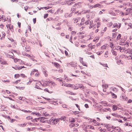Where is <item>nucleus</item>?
<instances>
[{"label": "nucleus", "mask_w": 132, "mask_h": 132, "mask_svg": "<svg viewBox=\"0 0 132 132\" xmlns=\"http://www.w3.org/2000/svg\"><path fill=\"white\" fill-rule=\"evenodd\" d=\"M3 96L4 97H5V98H8L10 100H11L12 101L13 100L10 97H5V96Z\"/></svg>", "instance_id": "57"}, {"label": "nucleus", "mask_w": 132, "mask_h": 132, "mask_svg": "<svg viewBox=\"0 0 132 132\" xmlns=\"http://www.w3.org/2000/svg\"><path fill=\"white\" fill-rule=\"evenodd\" d=\"M54 65L55 67H56L57 68L59 67L60 65L58 63L54 62Z\"/></svg>", "instance_id": "24"}, {"label": "nucleus", "mask_w": 132, "mask_h": 132, "mask_svg": "<svg viewBox=\"0 0 132 132\" xmlns=\"http://www.w3.org/2000/svg\"><path fill=\"white\" fill-rule=\"evenodd\" d=\"M62 106L63 108H67V106L64 104H62Z\"/></svg>", "instance_id": "36"}, {"label": "nucleus", "mask_w": 132, "mask_h": 132, "mask_svg": "<svg viewBox=\"0 0 132 132\" xmlns=\"http://www.w3.org/2000/svg\"><path fill=\"white\" fill-rule=\"evenodd\" d=\"M19 74H16L14 75V77L15 78H17L19 77Z\"/></svg>", "instance_id": "50"}, {"label": "nucleus", "mask_w": 132, "mask_h": 132, "mask_svg": "<svg viewBox=\"0 0 132 132\" xmlns=\"http://www.w3.org/2000/svg\"><path fill=\"white\" fill-rule=\"evenodd\" d=\"M80 18H77L76 19H75L74 21V23H77L80 20Z\"/></svg>", "instance_id": "15"}, {"label": "nucleus", "mask_w": 132, "mask_h": 132, "mask_svg": "<svg viewBox=\"0 0 132 132\" xmlns=\"http://www.w3.org/2000/svg\"><path fill=\"white\" fill-rule=\"evenodd\" d=\"M25 51L26 52H29L30 51V47L29 46H27L25 47Z\"/></svg>", "instance_id": "12"}, {"label": "nucleus", "mask_w": 132, "mask_h": 132, "mask_svg": "<svg viewBox=\"0 0 132 132\" xmlns=\"http://www.w3.org/2000/svg\"><path fill=\"white\" fill-rule=\"evenodd\" d=\"M50 80L49 81H44L43 83L45 84H46L47 86H48V84H49Z\"/></svg>", "instance_id": "30"}, {"label": "nucleus", "mask_w": 132, "mask_h": 132, "mask_svg": "<svg viewBox=\"0 0 132 132\" xmlns=\"http://www.w3.org/2000/svg\"><path fill=\"white\" fill-rule=\"evenodd\" d=\"M116 86L120 88L121 89V90H122V92H123L125 93V92L126 91L124 89L122 88V87H121L119 85H116Z\"/></svg>", "instance_id": "17"}, {"label": "nucleus", "mask_w": 132, "mask_h": 132, "mask_svg": "<svg viewBox=\"0 0 132 132\" xmlns=\"http://www.w3.org/2000/svg\"><path fill=\"white\" fill-rule=\"evenodd\" d=\"M89 21L88 20H87L85 22V24L86 25H88L89 24Z\"/></svg>", "instance_id": "64"}, {"label": "nucleus", "mask_w": 132, "mask_h": 132, "mask_svg": "<svg viewBox=\"0 0 132 132\" xmlns=\"http://www.w3.org/2000/svg\"><path fill=\"white\" fill-rule=\"evenodd\" d=\"M27 124L26 123H25L23 124H20L19 125V126L20 127H24Z\"/></svg>", "instance_id": "29"}, {"label": "nucleus", "mask_w": 132, "mask_h": 132, "mask_svg": "<svg viewBox=\"0 0 132 132\" xmlns=\"http://www.w3.org/2000/svg\"><path fill=\"white\" fill-rule=\"evenodd\" d=\"M39 118H36L32 120V121L34 122H37L38 120H39Z\"/></svg>", "instance_id": "22"}, {"label": "nucleus", "mask_w": 132, "mask_h": 132, "mask_svg": "<svg viewBox=\"0 0 132 132\" xmlns=\"http://www.w3.org/2000/svg\"><path fill=\"white\" fill-rule=\"evenodd\" d=\"M72 13H71H71L70 14H69L68 13H66L64 14V16L65 18H68L69 17H70L72 16Z\"/></svg>", "instance_id": "5"}, {"label": "nucleus", "mask_w": 132, "mask_h": 132, "mask_svg": "<svg viewBox=\"0 0 132 132\" xmlns=\"http://www.w3.org/2000/svg\"><path fill=\"white\" fill-rule=\"evenodd\" d=\"M49 84H48V86H51V87H52L56 86V84H55L54 82L51 81L50 80Z\"/></svg>", "instance_id": "2"}, {"label": "nucleus", "mask_w": 132, "mask_h": 132, "mask_svg": "<svg viewBox=\"0 0 132 132\" xmlns=\"http://www.w3.org/2000/svg\"><path fill=\"white\" fill-rule=\"evenodd\" d=\"M112 54L115 56H116L117 55V53L115 51H113V52H112Z\"/></svg>", "instance_id": "52"}, {"label": "nucleus", "mask_w": 132, "mask_h": 132, "mask_svg": "<svg viewBox=\"0 0 132 132\" xmlns=\"http://www.w3.org/2000/svg\"><path fill=\"white\" fill-rule=\"evenodd\" d=\"M113 98H117V96L114 93H112Z\"/></svg>", "instance_id": "37"}, {"label": "nucleus", "mask_w": 132, "mask_h": 132, "mask_svg": "<svg viewBox=\"0 0 132 132\" xmlns=\"http://www.w3.org/2000/svg\"><path fill=\"white\" fill-rule=\"evenodd\" d=\"M100 130L101 131H103V132H105L106 131V129H102V128H101L100 129Z\"/></svg>", "instance_id": "49"}, {"label": "nucleus", "mask_w": 132, "mask_h": 132, "mask_svg": "<svg viewBox=\"0 0 132 132\" xmlns=\"http://www.w3.org/2000/svg\"><path fill=\"white\" fill-rule=\"evenodd\" d=\"M13 25H9V29L10 30H11V29H13Z\"/></svg>", "instance_id": "42"}, {"label": "nucleus", "mask_w": 132, "mask_h": 132, "mask_svg": "<svg viewBox=\"0 0 132 132\" xmlns=\"http://www.w3.org/2000/svg\"><path fill=\"white\" fill-rule=\"evenodd\" d=\"M121 35L119 34L117 36V40H119L121 37Z\"/></svg>", "instance_id": "38"}, {"label": "nucleus", "mask_w": 132, "mask_h": 132, "mask_svg": "<svg viewBox=\"0 0 132 132\" xmlns=\"http://www.w3.org/2000/svg\"><path fill=\"white\" fill-rule=\"evenodd\" d=\"M115 27H117L118 28V26L117 23H114L113 24V28H115Z\"/></svg>", "instance_id": "28"}, {"label": "nucleus", "mask_w": 132, "mask_h": 132, "mask_svg": "<svg viewBox=\"0 0 132 132\" xmlns=\"http://www.w3.org/2000/svg\"><path fill=\"white\" fill-rule=\"evenodd\" d=\"M38 71V70L36 69H34L30 73V75L31 76H32L34 74L35 72H36Z\"/></svg>", "instance_id": "14"}, {"label": "nucleus", "mask_w": 132, "mask_h": 132, "mask_svg": "<svg viewBox=\"0 0 132 132\" xmlns=\"http://www.w3.org/2000/svg\"><path fill=\"white\" fill-rule=\"evenodd\" d=\"M79 11L78 10H77L74 13L75 14H76L78 13V15H80L81 14V13H78Z\"/></svg>", "instance_id": "43"}, {"label": "nucleus", "mask_w": 132, "mask_h": 132, "mask_svg": "<svg viewBox=\"0 0 132 132\" xmlns=\"http://www.w3.org/2000/svg\"><path fill=\"white\" fill-rule=\"evenodd\" d=\"M39 118V120L41 122H46V120H45V118L43 117H40Z\"/></svg>", "instance_id": "8"}, {"label": "nucleus", "mask_w": 132, "mask_h": 132, "mask_svg": "<svg viewBox=\"0 0 132 132\" xmlns=\"http://www.w3.org/2000/svg\"><path fill=\"white\" fill-rule=\"evenodd\" d=\"M109 13L113 16H115L116 15V13L112 11H110L109 12Z\"/></svg>", "instance_id": "25"}, {"label": "nucleus", "mask_w": 132, "mask_h": 132, "mask_svg": "<svg viewBox=\"0 0 132 132\" xmlns=\"http://www.w3.org/2000/svg\"><path fill=\"white\" fill-rule=\"evenodd\" d=\"M100 103L103 105L104 106H108L109 105V104H108V103L105 101H101Z\"/></svg>", "instance_id": "6"}, {"label": "nucleus", "mask_w": 132, "mask_h": 132, "mask_svg": "<svg viewBox=\"0 0 132 132\" xmlns=\"http://www.w3.org/2000/svg\"><path fill=\"white\" fill-rule=\"evenodd\" d=\"M93 21L91 20L90 22L89 23V24L90 26L89 27V28L91 29L92 27H93L94 26V24L93 23Z\"/></svg>", "instance_id": "7"}, {"label": "nucleus", "mask_w": 132, "mask_h": 132, "mask_svg": "<svg viewBox=\"0 0 132 132\" xmlns=\"http://www.w3.org/2000/svg\"><path fill=\"white\" fill-rule=\"evenodd\" d=\"M100 25H101V23H100V22H98L97 23V28H98V27H99Z\"/></svg>", "instance_id": "41"}, {"label": "nucleus", "mask_w": 132, "mask_h": 132, "mask_svg": "<svg viewBox=\"0 0 132 132\" xmlns=\"http://www.w3.org/2000/svg\"><path fill=\"white\" fill-rule=\"evenodd\" d=\"M69 121L70 122H75V120L74 118H71L69 119Z\"/></svg>", "instance_id": "18"}, {"label": "nucleus", "mask_w": 132, "mask_h": 132, "mask_svg": "<svg viewBox=\"0 0 132 132\" xmlns=\"http://www.w3.org/2000/svg\"><path fill=\"white\" fill-rule=\"evenodd\" d=\"M22 54L23 55L26 56L28 57H31V56L29 54L26 53L25 52H24L22 53Z\"/></svg>", "instance_id": "11"}, {"label": "nucleus", "mask_w": 132, "mask_h": 132, "mask_svg": "<svg viewBox=\"0 0 132 132\" xmlns=\"http://www.w3.org/2000/svg\"><path fill=\"white\" fill-rule=\"evenodd\" d=\"M76 85H77V87H78V89L80 88L82 90H84V89L85 87L83 86V85L82 84H76Z\"/></svg>", "instance_id": "3"}, {"label": "nucleus", "mask_w": 132, "mask_h": 132, "mask_svg": "<svg viewBox=\"0 0 132 132\" xmlns=\"http://www.w3.org/2000/svg\"><path fill=\"white\" fill-rule=\"evenodd\" d=\"M57 102V101L56 102V101H51V102H52V103H51L54 104V105H56V104H58V103H56Z\"/></svg>", "instance_id": "47"}, {"label": "nucleus", "mask_w": 132, "mask_h": 132, "mask_svg": "<svg viewBox=\"0 0 132 132\" xmlns=\"http://www.w3.org/2000/svg\"><path fill=\"white\" fill-rule=\"evenodd\" d=\"M48 14H45L44 15V19L46 18L48 16Z\"/></svg>", "instance_id": "61"}, {"label": "nucleus", "mask_w": 132, "mask_h": 132, "mask_svg": "<svg viewBox=\"0 0 132 132\" xmlns=\"http://www.w3.org/2000/svg\"><path fill=\"white\" fill-rule=\"evenodd\" d=\"M65 93L67 94H71V95L72 94V93L71 92L69 91H66L65 92Z\"/></svg>", "instance_id": "51"}, {"label": "nucleus", "mask_w": 132, "mask_h": 132, "mask_svg": "<svg viewBox=\"0 0 132 132\" xmlns=\"http://www.w3.org/2000/svg\"><path fill=\"white\" fill-rule=\"evenodd\" d=\"M65 118H66V117L65 116H62L61 117V118H59V119L61 120H63Z\"/></svg>", "instance_id": "40"}, {"label": "nucleus", "mask_w": 132, "mask_h": 132, "mask_svg": "<svg viewBox=\"0 0 132 132\" xmlns=\"http://www.w3.org/2000/svg\"><path fill=\"white\" fill-rule=\"evenodd\" d=\"M71 84H64V86H65L66 87H71Z\"/></svg>", "instance_id": "26"}, {"label": "nucleus", "mask_w": 132, "mask_h": 132, "mask_svg": "<svg viewBox=\"0 0 132 132\" xmlns=\"http://www.w3.org/2000/svg\"><path fill=\"white\" fill-rule=\"evenodd\" d=\"M93 7L94 8L98 7L99 8H101L102 7V5L98 3L94 5L93 6Z\"/></svg>", "instance_id": "4"}, {"label": "nucleus", "mask_w": 132, "mask_h": 132, "mask_svg": "<svg viewBox=\"0 0 132 132\" xmlns=\"http://www.w3.org/2000/svg\"><path fill=\"white\" fill-rule=\"evenodd\" d=\"M131 10H132V7L128 8L126 10V11H129V12H130V11Z\"/></svg>", "instance_id": "60"}, {"label": "nucleus", "mask_w": 132, "mask_h": 132, "mask_svg": "<svg viewBox=\"0 0 132 132\" xmlns=\"http://www.w3.org/2000/svg\"><path fill=\"white\" fill-rule=\"evenodd\" d=\"M112 23L111 22L108 23L107 24L108 26L110 27L112 25Z\"/></svg>", "instance_id": "33"}, {"label": "nucleus", "mask_w": 132, "mask_h": 132, "mask_svg": "<svg viewBox=\"0 0 132 132\" xmlns=\"http://www.w3.org/2000/svg\"><path fill=\"white\" fill-rule=\"evenodd\" d=\"M19 61V62H20V61H22L20 60H19L16 58H15L14 59V61L15 62H16Z\"/></svg>", "instance_id": "31"}, {"label": "nucleus", "mask_w": 132, "mask_h": 132, "mask_svg": "<svg viewBox=\"0 0 132 132\" xmlns=\"http://www.w3.org/2000/svg\"><path fill=\"white\" fill-rule=\"evenodd\" d=\"M86 128L88 129H94V127H93V126L90 125L86 126L85 127V128Z\"/></svg>", "instance_id": "9"}, {"label": "nucleus", "mask_w": 132, "mask_h": 132, "mask_svg": "<svg viewBox=\"0 0 132 132\" xmlns=\"http://www.w3.org/2000/svg\"><path fill=\"white\" fill-rule=\"evenodd\" d=\"M50 7H49V6L47 7H43L42 9H43L44 8V9H45L46 10H47L48 9H49Z\"/></svg>", "instance_id": "58"}, {"label": "nucleus", "mask_w": 132, "mask_h": 132, "mask_svg": "<svg viewBox=\"0 0 132 132\" xmlns=\"http://www.w3.org/2000/svg\"><path fill=\"white\" fill-rule=\"evenodd\" d=\"M35 87L36 88H37V89H41V88H40L39 87V86L37 85L36 84L35 85Z\"/></svg>", "instance_id": "46"}, {"label": "nucleus", "mask_w": 132, "mask_h": 132, "mask_svg": "<svg viewBox=\"0 0 132 132\" xmlns=\"http://www.w3.org/2000/svg\"><path fill=\"white\" fill-rule=\"evenodd\" d=\"M2 64H8L7 63L6 61H3L1 63Z\"/></svg>", "instance_id": "39"}, {"label": "nucleus", "mask_w": 132, "mask_h": 132, "mask_svg": "<svg viewBox=\"0 0 132 132\" xmlns=\"http://www.w3.org/2000/svg\"><path fill=\"white\" fill-rule=\"evenodd\" d=\"M79 60L80 62L82 64H83L84 61H83V58L80 57H79Z\"/></svg>", "instance_id": "20"}, {"label": "nucleus", "mask_w": 132, "mask_h": 132, "mask_svg": "<svg viewBox=\"0 0 132 132\" xmlns=\"http://www.w3.org/2000/svg\"><path fill=\"white\" fill-rule=\"evenodd\" d=\"M117 35V33L116 32L112 34V37L113 38H115Z\"/></svg>", "instance_id": "27"}, {"label": "nucleus", "mask_w": 132, "mask_h": 132, "mask_svg": "<svg viewBox=\"0 0 132 132\" xmlns=\"http://www.w3.org/2000/svg\"><path fill=\"white\" fill-rule=\"evenodd\" d=\"M75 105H76V106L78 108V110L80 111V107H79V105H78V104H75Z\"/></svg>", "instance_id": "63"}, {"label": "nucleus", "mask_w": 132, "mask_h": 132, "mask_svg": "<svg viewBox=\"0 0 132 132\" xmlns=\"http://www.w3.org/2000/svg\"><path fill=\"white\" fill-rule=\"evenodd\" d=\"M118 109V107L116 105H113V111H115Z\"/></svg>", "instance_id": "16"}, {"label": "nucleus", "mask_w": 132, "mask_h": 132, "mask_svg": "<svg viewBox=\"0 0 132 132\" xmlns=\"http://www.w3.org/2000/svg\"><path fill=\"white\" fill-rule=\"evenodd\" d=\"M69 126L70 127H73L75 126V124H74L73 123H72L70 124Z\"/></svg>", "instance_id": "48"}, {"label": "nucleus", "mask_w": 132, "mask_h": 132, "mask_svg": "<svg viewBox=\"0 0 132 132\" xmlns=\"http://www.w3.org/2000/svg\"><path fill=\"white\" fill-rule=\"evenodd\" d=\"M71 87L72 88H74L75 89H78V87H77V85H71Z\"/></svg>", "instance_id": "19"}, {"label": "nucleus", "mask_w": 132, "mask_h": 132, "mask_svg": "<svg viewBox=\"0 0 132 132\" xmlns=\"http://www.w3.org/2000/svg\"><path fill=\"white\" fill-rule=\"evenodd\" d=\"M18 65H15L14 67H12V68L16 70H18Z\"/></svg>", "instance_id": "55"}, {"label": "nucleus", "mask_w": 132, "mask_h": 132, "mask_svg": "<svg viewBox=\"0 0 132 132\" xmlns=\"http://www.w3.org/2000/svg\"><path fill=\"white\" fill-rule=\"evenodd\" d=\"M43 73L45 74V77H46L48 75L46 73V71L44 68L43 69Z\"/></svg>", "instance_id": "21"}, {"label": "nucleus", "mask_w": 132, "mask_h": 132, "mask_svg": "<svg viewBox=\"0 0 132 132\" xmlns=\"http://www.w3.org/2000/svg\"><path fill=\"white\" fill-rule=\"evenodd\" d=\"M5 35L6 34L5 33H4L3 34L2 37L1 38V39H3L4 38Z\"/></svg>", "instance_id": "34"}, {"label": "nucleus", "mask_w": 132, "mask_h": 132, "mask_svg": "<svg viewBox=\"0 0 132 132\" xmlns=\"http://www.w3.org/2000/svg\"><path fill=\"white\" fill-rule=\"evenodd\" d=\"M84 18H82L81 19V22L80 24L81 25H83L84 24Z\"/></svg>", "instance_id": "23"}, {"label": "nucleus", "mask_w": 132, "mask_h": 132, "mask_svg": "<svg viewBox=\"0 0 132 132\" xmlns=\"http://www.w3.org/2000/svg\"><path fill=\"white\" fill-rule=\"evenodd\" d=\"M64 79L66 81H68V77L65 76V75H64Z\"/></svg>", "instance_id": "54"}, {"label": "nucleus", "mask_w": 132, "mask_h": 132, "mask_svg": "<svg viewBox=\"0 0 132 132\" xmlns=\"http://www.w3.org/2000/svg\"><path fill=\"white\" fill-rule=\"evenodd\" d=\"M5 55H6V56L8 57L12 58V59L14 58V57H13V55H10L7 53L5 54Z\"/></svg>", "instance_id": "13"}, {"label": "nucleus", "mask_w": 132, "mask_h": 132, "mask_svg": "<svg viewBox=\"0 0 132 132\" xmlns=\"http://www.w3.org/2000/svg\"><path fill=\"white\" fill-rule=\"evenodd\" d=\"M127 6L131 7V3L129 2H127Z\"/></svg>", "instance_id": "45"}, {"label": "nucleus", "mask_w": 132, "mask_h": 132, "mask_svg": "<svg viewBox=\"0 0 132 132\" xmlns=\"http://www.w3.org/2000/svg\"><path fill=\"white\" fill-rule=\"evenodd\" d=\"M45 99L47 100L48 101H49V102L50 103H52V102H51V101H53L54 100V98H52V99H50V98H46L45 97H43Z\"/></svg>", "instance_id": "10"}, {"label": "nucleus", "mask_w": 132, "mask_h": 132, "mask_svg": "<svg viewBox=\"0 0 132 132\" xmlns=\"http://www.w3.org/2000/svg\"><path fill=\"white\" fill-rule=\"evenodd\" d=\"M40 130H42L44 131H46V129H43L42 127H41L40 128Z\"/></svg>", "instance_id": "59"}, {"label": "nucleus", "mask_w": 132, "mask_h": 132, "mask_svg": "<svg viewBox=\"0 0 132 132\" xmlns=\"http://www.w3.org/2000/svg\"><path fill=\"white\" fill-rule=\"evenodd\" d=\"M44 90L45 91H46V92H47L50 93H52V91H50V92L48 90V89L47 88H45V89H44Z\"/></svg>", "instance_id": "32"}, {"label": "nucleus", "mask_w": 132, "mask_h": 132, "mask_svg": "<svg viewBox=\"0 0 132 132\" xmlns=\"http://www.w3.org/2000/svg\"><path fill=\"white\" fill-rule=\"evenodd\" d=\"M81 7V3L80 2H78L75 3L73 7L71 8V13H74V12L78 10V9Z\"/></svg>", "instance_id": "1"}, {"label": "nucleus", "mask_w": 132, "mask_h": 132, "mask_svg": "<svg viewBox=\"0 0 132 132\" xmlns=\"http://www.w3.org/2000/svg\"><path fill=\"white\" fill-rule=\"evenodd\" d=\"M121 60H119L117 61V64H120V63H121Z\"/></svg>", "instance_id": "56"}, {"label": "nucleus", "mask_w": 132, "mask_h": 132, "mask_svg": "<svg viewBox=\"0 0 132 132\" xmlns=\"http://www.w3.org/2000/svg\"><path fill=\"white\" fill-rule=\"evenodd\" d=\"M106 47L105 45H103L101 46V49L102 50L103 49H106Z\"/></svg>", "instance_id": "53"}, {"label": "nucleus", "mask_w": 132, "mask_h": 132, "mask_svg": "<svg viewBox=\"0 0 132 132\" xmlns=\"http://www.w3.org/2000/svg\"><path fill=\"white\" fill-rule=\"evenodd\" d=\"M102 87H103L107 88L108 87V85L107 84H103Z\"/></svg>", "instance_id": "44"}, {"label": "nucleus", "mask_w": 132, "mask_h": 132, "mask_svg": "<svg viewBox=\"0 0 132 132\" xmlns=\"http://www.w3.org/2000/svg\"><path fill=\"white\" fill-rule=\"evenodd\" d=\"M22 111H23V112H29V113H30V112H31V111H27L26 110H22Z\"/></svg>", "instance_id": "62"}, {"label": "nucleus", "mask_w": 132, "mask_h": 132, "mask_svg": "<svg viewBox=\"0 0 132 132\" xmlns=\"http://www.w3.org/2000/svg\"><path fill=\"white\" fill-rule=\"evenodd\" d=\"M32 119V117L30 116H29L26 117V119L28 120H30L31 119Z\"/></svg>", "instance_id": "35"}]
</instances>
